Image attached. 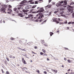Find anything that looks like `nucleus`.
<instances>
[{
	"label": "nucleus",
	"mask_w": 74,
	"mask_h": 74,
	"mask_svg": "<svg viewBox=\"0 0 74 74\" xmlns=\"http://www.w3.org/2000/svg\"><path fill=\"white\" fill-rule=\"evenodd\" d=\"M68 7H69V9H68V12H71V13H72V12H73V7H71V6L69 5H68Z\"/></svg>",
	"instance_id": "1"
},
{
	"label": "nucleus",
	"mask_w": 74,
	"mask_h": 74,
	"mask_svg": "<svg viewBox=\"0 0 74 74\" xmlns=\"http://www.w3.org/2000/svg\"><path fill=\"white\" fill-rule=\"evenodd\" d=\"M7 7H8V6L6 5H4L3 6V7L1 8V11H3V12H5V8H7Z\"/></svg>",
	"instance_id": "2"
},
{
	"label": "nucleus",
	"mask_w": 74,
	"mask_h": 74,
	"mask_svg": "<svg viewBox=\"0 0 74 74\" xmlns=\"http://www.w3.org/2000/svg\"><path fill=\"white\" fill-rule=\"evenodd\" d=\"M38 15H40V16L38 18V19H41V18H42L44 16V15L42 14V12H39Z\"/></svg>",
	"instance_id": "3"
},
{
	"label": "nucleus",
	"mask_w": 74,
	"mask_h": 74,
	"mask_svg": "<svg viewBox=\"0 0 74 74\" xmlns=\"http://www.w3.org/2000/svg\"><path fill=\"white\" fill-rule=\"evenodd\" d=\"M63 3V1H59L58 3H57L56 5L57 7H59V6H61V4Z\"/></svg>",
	"instance_id": "4"
},
{
	"label": "nucleus",
	"mask_w": 74,
	"mask_h": 74,
	"mask_svg": "<svg viewBox=\"0 0 74 74\" xmlns=\"http://www.w3.org/2000/svg\"><path fill=\"white\" fill-rule=\"evenodd\" d=\"M9 8L8 10V11H9L10 12H12V10H11V9L10 8H12V6L10 5H8Z\"/></svg>",
	"instance_id": "5"
},
{
	"label": "nucleus",
	"mask_w": 74,
	"mask_h": 74,
	"mask_svg": "<svg viewBox=\"0 0 74 74\" xmlns=\"http://www.w3.org/2000/svg\"><path fill=\"white\" fill-rule=\"evenodd\" d=\"M31 7H32V6L30 5H27L25 7V9H26V10H28V9L30 8H31Z\"/></svg>",
	"instance_id": "6"
},
{
	"label": "nucleus",
	"mask_w": 74,
	"mask_h": 74,
	"mask_svg": "<svg viewBox=\"0 0 74 74\" xmlns=\"http://www.w3.org/2000/svg\"><path fill=\"white\" fill-rule=\"evenodd\" d=\"M26 3V1H23L22 2H21L20 3V5L21 7H22V6H23L24 5V3Z\"/></svg>",
	"instance_id": "7"
},
{
	"label": "nucleus",
	"mask_w": 74,
	"mask_h": 74,
	"mask_svg": "<svg viewBox=\"0 0 74 74\" xmlns=\"http://www.w3.org/2000/svg\"><path fill=\"white\" fill-rule=\"evenodd\" d=\"M40 10H38L37 11V13H38V12H43L44 11V9L43 8H41L40 9Z\"/></svg>",
	"instance_id": "8"
},
{
	"label": "nucleus",
	"mask_w": 74,
	"mask_h": 74,
	"mask_svg": "<svg viewBox=\"0 0 74 74\" xmlns=\"http://www.w3.org/2000/svg\"><path fill=\"white\" fill-rule=\"evenodd\" d=\"M51 6L52 5H48L46 6L45 7V8H50Z\"/></svg>",
	"instance_id": "9"
},
{
	"label": "nucleus",
	"mask_w": 74,
	"mask_h": 74,
	"mask_svg": "<svg viewBox=\"0 0 74 74\" xmlns=\"http://www.w3.org/2000/svg\"><path fill=\"white\" fill-rule=\"evenodd\" d=\"M23 12H25V14H26V15H27V10H23Z\"/></svg>",
	"instance_id": "10"
},
{
	"label": "nucleus",
	"mask_w": 74,
	"mask_h": 74,
	"mask_svg": "<svg viewBox=\"0 0 74 74\" xmlns=\"http://www.w3.org/2000/svg\"><path fill=\"white\" fill-rule=\"evenodd\" d=\"M23 14L22 13H19L18 15L20 16L21 17H23V16H24V15H22Z\"/></svg>",
	"instance_id": "11"
},
{
	"label": "nucleus",
	"mask_w": 74,
	"mask_h": 74,
	"mask_svg": "<svg viewBox=\"0 0 74 74\" xmlns=\"http://www.w3.org/2000/svg\"><path fill=\"white\" fill-rule=\"evenodd\" d=\"M60 16H63V17H64V18H67V16L63 14H61Z\"/></svg>",
	"instance_id": "12"
},
{
	"label": "nucleus",
	"mask_w": 74,
	"mask_h": 74,
	"mask_svg": "<svg viewBox=\"0 0 74 74\" xmlns=\"http://www.w3.org/2000/svg\"><path fill=\"white\" fill-rule=\"evenodd\" d=\"M32 2V0H29V1H28V2H30V4H34V2Z\"/></svg>",
	"instance_id": "13"
},
{
	"label": "nucleus",
	"mask_w": 74,
	"mask_h": 74,
	"mask_svg": "<svg viewBox=\"0 0 74 74\" xmlns=\"http://www.w3.org/2000/svg\"><path fill=\"white\" fill-rule=\"evenodd\" d=\"M64 12L63 11H62V12H61L60 13V16H60L61 15H62V14H64Z\"/></svg>",
	"instance_id": "14"
},
{
	"label": "nucleus",
	"mask_w": 74,
	"mask_h": 74,
	"mask_svg": "<svg viewBox=\"0 0 74 74\" xmlns=\"http://www.w3.org/2000/svg\"><path fill=\"white\" fill-rule=\"evenodd\" d=\"M51 70L52 71H54L56 73L58 71L56 70H54L53 69H51Z\"/></svg>",
	"instance_id": "15"
},
{
	"label": "nucleus",
	"mask_w": 74,
	"mask_h": 74,
	"mask_svg": "<svg viewBox=\"0 0 74 74\" xmlns=\"http://www.w3.org/2000/svg\"><path fill=\"white\" fill-rule=\"evenodd\" d=\"M53 21L54 22H56V23H59L60 22L58 21L57 20H54V19H53Z\"/></svg>",
	"instance_id": "16"
},
{
	"label": "nucleus",
	"mask_w": 74,
	"mask_h": 74,
	"mask_svg": "<svg viewBox=\"0 0 74 74\" xmlns=\"http://www.w3.org/2000/svg\"><path fill=\"white\" fill-rule=\"evenodd\" d=\"M17 8H15L14 9V11H17Z\"/></svg>",
	"instance_id": "17"
},
{
	"label": "nucleus",
	"mask_w": 74,
	"mask_h": 74,
	"mask_svg": "<svg viewBox=\"0 0 74 74\" xmlns=\"http://www.w3.org/2000/svg\"><path fill=\"white\" fill-rule=\"evenodd\" d=\"M64 3L65 5H66V4H67V1H64Z\"/></svg>",
	"instance_id": "18"
},
{
	"label": "nucleus",
	"mask_w": 74,
	"mask_h": 74,
	"mask_svg": "<svg viewBox=\"0 0 74 74\" xmlns=\"http://www.w3.org/2000/svg\"><path fill=\"white\" fill-rule=\"evenodd\" d=\"M50 35L51 36H52V35H53V32H50Z\"/></svg>",
	"instance_id": "19"
},
{
	"label": "nucleus",
	"mask_w": 74,
	"mask_h": 74,
	"mask_svg": "<svg viewBox=\"0 0 74 74\" xmlns=\"http://www.w3.org/2000/svg\"><path fill=\"white\" fill-rule=\"evenodd\" d=\"M37 6V5H34L32 7V8H34Z\"/></svg>",
	"instance_id": "20"
},
{
	"label": "nucleus",
	"mask_w": 74,
	"mask_h": 74,
	"mask_svg": "<svg viewBox=\"0 0 74 74\" xmlns=\"http://www.w3.org/2000/svg\"><path fill=\"white\" fill-rule=\"evenodd\" d=\"M33 16V15H32V14H29L28 15V16H29V17H32Z\"/></svg>",
	"instance_id": "21"
},
{
	"label": "nucleus",
	"mask_w": 74,
	"mask_h": 74,
	"mask_svg": "<svg viewBox=\"0 0 74 74\" xmlns=\"http://www.w3.org/2000/svg\"><path fill=\"white\" fill-rule=\"evenodd\" d=\"M61 7H64V8H66V6L63 5H61Z\"/></svg>",
	"instance_id": "22"
},
{
	"label": "nucleus",
	"mask_w": 74,
	"mask_h": 74,
	"mask_svg": "<svg viewBox=\"0 0 74 74\" xmlns=\"http://www.w3.org/2000/svg\"><path fill=\"white\" fill-rule=\"evenodd\" d=\"M58 11H59L58 10H57V11H55L54 12V14H56V13H57V12H58Z\"/></svg>",
	"instance_id": "23"
},
{
	"label": "nucleus",
	"mask_w": 74,
	"mask_h": 74,
	"mask_svg": "<svg viewBox=\"0 0 74 74\" xmlns=\"http://www.w3.org/2000/svg\"><path fill=\"white\" fill-rule=\"evenodd\" d=\"M64 10V8H61L60 9V10Z\"/></svg>",
	"instance_id": "24"
},
{
	"label": "nucleus",
	"mask_w": 74,
	"mask_h": 74,
	"mask_svg": "<svg viewBox=\"0 0 74 74\" xmlns=\"http://www.w3.org/2000/svg\"><path fill=\"white\" fill-rule=\"evenodd\" d=\"M67 61L68 62V63H71V61H70V60H68Z\"/></svg>",
	"instance_id": "25"
},
{
	"label": "nucleus",
	"mask_w": 74,
	"mask_h": 74,
	"mask_svg": "<svg viewBox=\"0 0 74 74\" xmlns=\"http://www.w3.org/2000/svg\"><path fill=\"white\" fill-rule=\"evenodd\" d=\"M32 13H33V14H36L37 13V12H32Z\"/></svg>",
	"instance_id": "26"
},
{
	"label": "nucleus",
	"mask_w": 74,
	"mask_h": 74,
	"mask_svg": "<svg viewBox=\"0 0 74 74\" xmlns=\"http://www.w3.org/2000/svg\"><path fill=\"white\" fill-rule=\"evenodd\" d=\"M42 51L44 52V53H45V50L44 49H42Z\"/></svg>",
	"instance_id": "27"
},
{
	"label": "nucleus",
	"mask_w": 74,
	"mask_h": 74,
	"mask_svg": "<svg viewBox=\"0 0 74 74\" xmlns=\"http://www.w3.org/2000/svg\"><path fill=\"white\" fill-rule=\"evenodd\" d=\"M17 8H18V10H21V8H22V7Z\"/></svg>",
	"instance_id": "28"
},
{
	"label": "nucleus",
	"mask_w": 74,
	"mask_h": 74,
	"mask_svg": "<svg viewBox=\"0 0 74 74\" xmlns=\"http://www.w3.org/2000/svg\"><path fill=\"white\" fill-rule=\"evenodd\" d=\"M72 18H74V12L72 14Z\"/></svg>",
	"instance_id": "29"
},
{
	"label": "nucleus",
	"mask_w": 74,
	"mask_h": 74,
	"mask_svg": "<svg viewBox=\"0 0 74 74\" xmlns=\"http://www.w3.org/2000/svg\"><path fill=\"white\" fill-rule=\"evenodd\" d=\"M23 63H24V64H26V61L25 60H24L23 61Z\"/></svg>",
	"instance_id": "30"
},
{
	"label": "nucleus",
	"mask_w": 74,
	"mask_h": 74,
	"mask_svg": "<svg viewBox=\"0 0 74 74\" xmlns=\"http://www.w3.org/2000/svg\"><path fill=\"white\" fill-rule=\"evenodd\" d=\"M47 22V20H46L44 21L42 23V24H43L44 23V22Z\"/></svg>",
	"instance_id": "31"
},
{
	"label": "nucleus",
	"mask_w": 74,
	"mask_h": 74,
	"mask_svg": "<svg viewBox=\"0 0 74 74\" xmlns=\"http://www.w3.org/2000/svg\"><path fill=\"white\" fill-rule=\"evenodd\" d=\"M40 55H43L44 53L42 52H41L40 53Z\"/></svg>",
	"instance_id": "32"
},
{
	"label": "nucleus",
	"mask_w": 74,
	"mask_h": 74,
	"mask_svg": "<svg viewBox=\"0 0 74 74\" xmlns=\"http://www.w3.org/2000/svg\"><path fill=\"white\" fill-rule=\"evenodd\" d=\"M43 56H47V54H44V53H43Z\"/></svg>",
	"instance_id": "33"
},
{
	"label": "nucleus",
	"mask_w": 74,
	"mask_h": 74,
	"mask_svg": "<svg viewBox=\"0 0 74 74\" xmlns=\"http://www.w3.org/2000/svg\"><path fill=\"white\" fill-rule=\"evenodd\" d=\"M72 4H74V3L73 2H71L70 3L71 5H72Z\"/></svg>",
	"instance_id": "34"
},
{
	"label": "nucleus",
	"mask_w": 74,
	"mask_h": 74,
	"mask_svg": "<svg viewBox=\"0 0 74 74\" xmlns=\"http://www.w3.org/2000/svg\"><path fill=\"white\" fill-rule=\"evenodd\" d=\"M65 24H66V23H67V21H66V22H65L64 23Z\"/></svg>",
	"instance_id": "35"
},
{
	"label": "nucleus",
	"mask_w": 74,
	"mask_h": 74,
	"mask_svg": "<svg viewBox=\"0 0 74 74\" xmlns=\"http://www.w3.org/2000/svg\"><path fill=\"white\" fill-rule=\"evenodd\" d=\"M63 23H59L60 25H62V24H63Z\"/></svg>",
	"instance_id": "36"
},
{
	"label": "nucleus",
	"mask_w": 74,
	"mask_h": 74,
	"mask_svg": "<svg viewBox=\"0 0 74 74\" xmlns=\"http://www.w3.org/2000/svg\"><path fill=\"white\" fill-rule=\"evenodd\" d=\"M6 59L8 61V62H9V59H8V58H6Z\"/></svg>",
	"instance_id": "37"
},
{
	"label": "nucleus",
	"mask_w": 74,
	"mask_h": 74,
	"mask_svg": "<svg viewBox=\"0 0 74 74\" xmlns=\"http://www.w3.org/2000/svg\"><path fill=\"white\" fill-rule=\"evenodd\" d=\"M44 74H47V72H46V71H44Z\"/></svg>",
	"instance_id": "38"
},
{
	"label": "nucleus",
	"mask_w": 74,
	"mask_h": 74,
	"mask_svg": "<svg viewBox=\"0 0 74 74\" xmlns=\"http://www.w3.org/2000/svg\"><path fill=\"white\" fill-rule=\"evenodd\" d=\"M35 4H38V1H35Z\"/></svg>",
	"instance_id": "39"
},
{
	"label": "nucleus",
	"mask_w": 74,
	"mask_h": 74,
	"mask_svg": "<svg viewBox=\"0 0 74 74\" xmlns=\"http://www.w3.org/2000/svg\"><path fill=\"white\" fill-rule=\"evenodd\" d=\"M6 74H10V73H9V72L8 71L6 72Z\"/></svg>",
	"instance_id": "40"
},
{
	"label": "nucleus",
	"mask_w": 74,
	"mask_h": 74,
	"mask_svg": "<svg viewBox=\"0 0 74 74\" xmlns=\"http://www.w3.org/2000/svg\"><path fill=\"white\" fill-rule=\"evenodd\" d=\"M52 4L53 5H55V2H52Z\"/></svg>",
	"instance_id": "41"
},
{
	"label": "nucleus",
	"mask_w": 74,
	"mask_h": 74,
	"mask_svg": "<svg viewBox=\"0 0 74 74\" xmlns=\"http://www.w3.org/2000/svg\"><path fill=\"white\" fill-rule=\"evenodd\" d=\"M52 0H49V3H51Z\"/></svg>",
	"instance_id": "42"
},
{
	"label": "nucleus",
	"mask_w": 74,
	"mask_h": 74,
	"mask_svg": "<svg viewBox=\"0 0 74 74\" xmlns=\"http://www.w3.org/2000/svg\"><path fill=\"white\" fill-rule=\"evenodd\" d=\"M64 49H66V50H68V49H68V48H64Z\"/></svg>",
	"instance_id": "43"
},
{
	"label": "nucleus",
	"mask_w": 74,
	"mask_h": 74,
	"mask_svg": "<svg viewBox=\"0 0 74 74\" xmlns=\"http://www.w3.org/2000/svg\"><path fill=\"white\" fill-rule=\"evenodd\" d=\"M11 40H14V38H11Z\"/></svg>",
	"instance_id": "44"
},
{
	"label": "nucleus",
	"mask_w": 74,
	"mask_h": 74,
	"mask_svg": "<svg viewBox=\"0 0 74 74\" xmlns=\"http://www.w3.org/2000/svg\"><path fill=\"white\" fill-rule=\"evenodd\" d=\"M34 48H35V49H37V46H35Z\"/></svg>",
	"instance_id": "45"
},
{
	"label": "nucleus",
	"mask_w": 74,
	"mask_h": 74,
	"mask_svg": "<svg viewBox=\"0 0 74 74\" xmlns=\"http://www.w3.org/2000/svg\"><path fill=\"white\" fill-rule=\"evenodd\" d=\"M35 22H38V20H36L35 21Z\"/></svg>",
	"instance_id": "46"
},
{
	"label": "nucleus",
	"mask_w": 74,
	"mask_h": 74,
	"mask_svg": "<svg viewBox=\"0 0 74 74\" xmlns=\"http://www.w3.org/2000/svg\"><path fill=\"white\" fill-rule=\"evenodd\" d=\"M10 58H12V56H10Z\"/></svg>",
	"instance_id": "47"
},
{
	"label": "nucleus",
	"mask_w": 74,
	"mask_h": 74,
	"mask_svg": "<svg viewBox=\"0 0 74 74\" xmlns=\"http://www.w3.org/2000/svg\"><path fill=\"white\" fill-rule=\"evenodd\" d=\"M68 25H70L71 24V22H69V23H68Z\"/></svg>",
	"instance_id": "48"
},
{
	"label": "nucleus",
	"mask_w": 74,
	"mask_h": 74,
	"mask_svg": "<svg viewBox=\"0 0 74 74\" xmlns=\"http://www.w3.org/2000/svg\"><path fill=\"white\" fill-rule=\"evenodd\" d=\"M32 53H34V54H36V53H34V52L33 51H32Z\"/></svg>",
	"instance_id": "49"
},
{
	"label": "nucleus",
	"mask_w": 74,
	"mask_h": 74,
	"mask_svg": "<svg viewBox=\"0 0 74 74\" xmlns=\"http://www.w3.org/2000/svg\"><path fill=\"white\" fill-rule=\"evenodd\" d=\"M64 60H65V61L67 60V59L66 58H64Z\"/></svg>",
	"instance_id": "50"
},
{
	"label": "nucleus",
	"mask_w": 74,
	"mask_h": 74,
	"mask_svg": "<svg viewBox=\"0 0 74 74\" xmlns=\"http://www.w3.org/2000/svg\"><path fill=\"white\" fill-rule=\"evenodd\" d=\"M18 49H21V48L19 47H18Z\"/></svg>",
	"instance_id": "51"
},
{
	"label": "nucleus",
	"mask_w": 74,
	"mask_h": 74,
	"mask_svg": "<svg viewBox=\"0 0 74 74\" xmlns=\"http://www.w3.org/2000/svg\"><path fill=\"white\" fill-rule=\"evenodd\" d=\"M12 58H13V59H15V57L13 56Z\"/></svg>",
	"instance_id": "52"
},
{
	"label": "nucleus",
	"mask_w": 74,
	"mask_h": 74,
	"mask_svg": "<svg viewBox=\"0 0 74 74\" xmlns=\"http://www.w3.org/2000/svg\"><path fill=\"white\" fill-rule=\"evenodd\" d=\"M45 15H47L48 16H49V14H45Z\"/></svg>",
	"instance_id": "53"
},
{
	"label": "nucleus",
	"mask_w": 74,
	"mask_h": 74,
	"mask_svg": "<svg viewBox=\"0 0 74 74\" xmlns=\"http://www.w3.org/2000/svg\"><path fill=\"white\" fill-rule=\"evenodd\" d=\"M22 60H24V58H22Z\"/></svg>",
	"instance_id": "54"
},
{
	"label": "nucleus",
	"mask_w": 74,
	"mask_h": 74,
	"mask_svg": "<svg viewBox=\"0 0 74 74\" xmlns=\"http://www.w3.org/2000/svg\"><path fill=\"white\" fill-rule=\"evenodd\" d=\"M58 21H60V18H58Z\"/></svg>",
	"instance_id": "55"
},
{
	"label": "nucleus",
	"mask_w": 74,
	"mask_h": 74,
	"mask_svg": "<svg viewBox=\"0 0 74 74\" xmlns=\"http://www.w3.org/2000/svg\"><path fill=\"white\" fill-rule=\"evenodd\" d=\"M37 73H40V71H37Z\"/></svg>",
	"instance_id": "56"
},
{
	"label": "nucleus",
	"mask_w": 74,
	"mask_h": 74,
	"mask_svg": "<svg viewBox=\"0 0 74 74\" xmlns=\"http://www.w3.org/2000/svg\"><path fill=\"white\" fill-rule=\"evenodd\" d=\"M72 24H74V22H72L71 23Z\"/></svg>",
	"instance_id": "57"
},
{
	"label": "nucleus",
	"mask_w": 74,
	"mask_h": 74,
	"mask_svg": "<svg viewBox=\"0 0 74 74\" xmlns=\"http://www.w3.org/2000/svg\"><path fill=\"white\" fill-rule=\"evenodd\" d=\"M4 63L5 64H6V63H7V62H6V61H5V62H4Z\"/></svg>",
	"instance_id": "58"
},
{
	"label": "nucleus",
	"mask_w": 74,
	"mask_h": 74,
	"mask_svg": "<svg viewBox=\"0 0 74 74\" xmlns=\"http://www.w3.org/2000/svg\"><path fill=\"white\" fill-rule=\"evenodd\" d=\"M9 12H10L8 11V14H10V13Z\"/></svg>",
	"instance_id": "59"
},
{
	"label": "nucleus",
	"mask_w": 74,
	"mask_h": 74,
	"mask_svg": "<svg viewBox=\"0 0 74 74\" xmlns=\"http://www.w3.org/2000/svg\"><path fill=\"white\" fill-rule=\"evenodd\" d=\"M70 71V69H69L68 70V71Z\"/></svg>",
	"instance_id": "60"
},
{
	"label": "nucleus",
	"mask_w": 74,
	"mask_h": 74,
	"mask_svg": "<svg viewBox=\"0 0 74 74\" xmlns=\"http://www.w3.org/2000/svg\"><path fill=\"white\" fill-rule=\"evenodd\" d=\"M24 51H26V50L25 49H24Z\"/></svg>",
	"instance_id": "61"
},
{
	"label": "nucleus",
	"mask_w": 74,
	"mask_h": 74,
	"mask_svg": "<svg viewBox=\"0 0 74 74\" xmlns=\"http://www.w3.org/2000/svg\"><path fill=\"white\" fill-rule=\"evenodd\" d=\"M17 14H18V13H19V11H17Z\"/></svg>",
	"instance_id": "62"
},
{
	"label": "nucleus",
	"mask_w": 74,
	"mask_h": 74,
	"mask_svg": "<svg viewBox=\"0 0 74 74\" xmlns=\"http://www.w3.org/2000/svg\"><path fill=\"white\" fill-rule=\"evenodd\" d=\"M0 23H2V21L1 20V21H0Z\"/></svg>",
	"instance_id": "63"
},
{
	"label": "nucleus",
	"mask_w": 74,
	"mask_h": 74,
	"mask_svg": "<svg viewBox=\"0 0 74 74\" xmlns=\"http://www.w3.org/2000/svg\"><path fill=\"white\" fill-rule=\"evenodd\" d=\"M42 20H40V22H42Z\"/></svg>",
	"instance_id": "64"
}]
</instances>
